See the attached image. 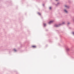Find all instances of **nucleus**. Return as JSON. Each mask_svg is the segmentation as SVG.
Returning a JSON list of instances; mask_svg holds the SVG:
<instances>
[{"mask_svg":"<svg viewBox=\"0 0 74 74\" xmlns=\"http://www.w3.org/2000/svg\"><path fill=\"white\" fill-rule=\"evenodd\" d=\"M53 22V21H51L48 23L49 24H51V23H52Z\"/></svg>","mask_w":74,"mask_h":74,"instance_id":"obj_1","label":"nucleus"},{"mask_svg":"<svg viewBox=\"0 0 74 74\" xmlns=\"http://www.w3.org/2000/svg\"><path fill=\"white\" fill-rule=\"evenodd\" d=\"M32 48H36V46L33 45L32 46Z\"/></svg>","mask_w":74,"mask_h":74,"instance_id":"obj_2","label":"nucleus"},{"mask_svg":"<svg viewBox=\"0 0 74 74\" xmlns=\"http://www.w3.org/2000/svg\"><path fill=\"white\" fill-rule=\"evenodd\" d=\"M64 11L65 12H67V11L66 10H64Z\"/></svg>","mask_w":74,"mask_h":74,"instance_id":"obj_3","label":"nucleus"},{"mask_svg":"<svg viewBox=\"0 0 74 74\" xmlns=\"http://www.w3.org/2000/svg\"><path fill=\"white\" fill-rule=\"evenodd\" d=\"M14 51H15V52L16 51V49H14Z\"/></svg>","mask_w":74,"mask_h":74,"instance_id":"obj_4","label":"nucleus"},{"mask_svg":"<svg viewBox=\"0 0 74 74\" xmlns=\"http://www.w3.org/2000/svg\"><path fill=\"white\" fill-rule=\"evenodd\" d=\"M56 27H58V26H59V25H56Z\"/></svg>","mask_w":74,"mask_h":74,"instance_id":"obj_5","label":"nucleus"},{"mask_svg":"<svg viewBox=\"0 0 74 74\" xmlns=\"http://www.w3.org/2000/svg\"><path fill=\"white\" fill-rule=\"evenodd\" d=\"M51 7H50L49 8V9H50V10H51Z\"/></svg>","mask_w":74,"mask_h":74,"instance_id":"obj_6","label":"nucleus"},{"mask_svg":"<svg viewBox=\"0 0 74 74\" xmlns=\"http://www.w3.org/2000/svg\"><path fill=\"white\" fill-rule=\"evenodd\" d=\"M73 34H74V32H73Z\"/></svg>","mask_w":74,"mask_h":74,"instance_id":"obj_7","label":"nucleus"},{"mask_svg":"<svg viewBox=\"0 0 74 74\" xmlns=\"http://www.w3.org/2000/svg\"><path fill=\"white\" fill-rule=\"evenodd\" d=\"M65 7H67V6L65 5Z\"/></svg>","mask_w":74,"mask_h":74,"instance_id":"obj_8","label":"nucleus"},{"mask_svg":"<svg viewBox=\"0 0 74 74\" xmlns=\"http://www.w3.org/2000/svg\"><path fill=\"white\" fill-rule=\"evenodd\" d=\"M44 25L45 26V25H46V24H44Z\"/></svg>","mask_w":74,"mask_h":74,"instance_id":"obj_9","label":"nucleus"},{"mask_svg":"<svg viewBox=\"0 0 74 74\" xmlns=\"http://www.w3.org/2000/svg\"><path fill=\"white\" fill-rule=\"evenodd\" d=\"M62 23L63 24H64V23Z\"/></svg>","mask_w":74,"mask_h":74,"instance_id":"obj_10","label":"nucleus"},{"mask_svg":"<svg viewBox=\"0 0 74 74\" xmlns=\"http://www.w3.org/2000/svg\"><path fill=\"white\" fill-rule=\"evenodd\" d=\"M56 1H58V0H56Z\"/></svg>","mask_w":74,"mask_h":74,"instance_id":"obj_11","label":"nucleus"},{"mask_svg":"<svg viewBox=\"0 0 74 74\" xmlns=\"http://www.w3.org/2000/svg\"><path fill=\"white\" fill-rule=\"evenodd\" d=\"M38 14H40L39 13H38Z\"/></svg>","mask_w":74,"mask_h":74,"instance_id":"obj_12","label":"nucleus"}]
</instances>
